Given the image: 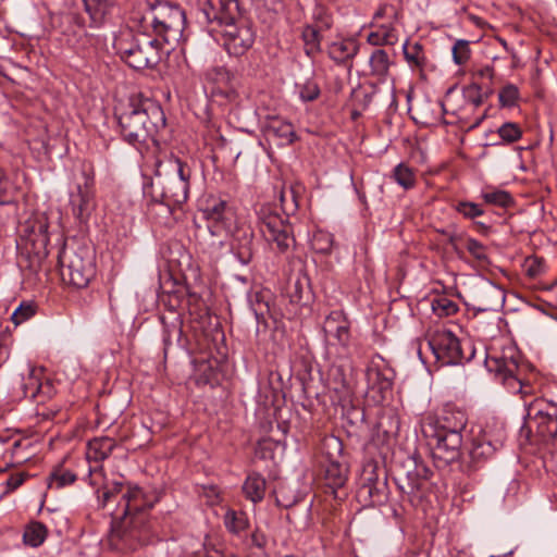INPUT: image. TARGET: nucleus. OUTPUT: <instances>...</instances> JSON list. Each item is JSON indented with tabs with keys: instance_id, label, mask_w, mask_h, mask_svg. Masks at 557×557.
Segmentation results:
<instances>
[{
	"instance_id": "obj_1",
	"label": "nucleus",
	"mask_w": 557,
	"mask_h": 557,
	"mask_svg": "<svg viewBox=\"0 0 557 557\" xmlns=\"http://www.w3.org/2000/svg\"><path fill=\"white\" fill-rule=\"evenodd\" d=\"M98 502L106 507L119 496L115 518L108 537L112 549L133 552L139 547L151 544L156 540V532L148 519V511L158 502L152 492H145L132 483L114 482L97 490Z\"/></svg>"
},
{
	"instance_id": "obj_2",
	"label": "nucleus",
	"mask_w": 557,
	"mask_h": 557,
	"mask_svg": "<svg viewBox=\"0 0 557 557\" xmlns=\"http://www.w3.org/2000/svg\"><path fill=\"white\" fill-rule=\"evenodd\" d=\"M201 14L212 36H220L230 55H244L255 44L256 33L246 21H237V0H207Z\"/></svg>"
},
{
	"instance_id": "obj_3",
	"label": "nucleus",
	"mask_w": 557,
	"mask_h": 557,
	"mask_svg": "<svg viewBox=\"0 0 557 557\" xmlns=\"http://www.w3.org/2000/svg\"><path fill=\"white\" fill-rule=\"evenodd\" d=\"M117 123L123 138L141 151L149 143L157 146V134L165 127V115L158 101L138 94L117 114Z\"/></svg>"
},
{
	"instance_id": "obj_4",
	"label": "nucleus",
	"mask_w": 557,
	"mask_h": 557,
	"mask_svg": "<svg viewBox=\"0 0 557 557\" xmlns=\"http://www.w3.org/2000/svg\"><path fill=\"white\" fill-rule=\"evenodd\" d=\"M281 209L275 205L264 203L257 210V225L271 249L278 253H286L295 246V236L288 221L289 213L297 210L298 203L293 187L284 188L280 195Z\"/></svg>"
},
{
	"instance_id": "obj_5",
	"label": "nucleus",
	"mask_w": 557,
	"mask_h": 557,
	"mask_svg": "<svg viewBox=\"0 0 557 557\" xmlns=\"http://www.w3.org/2000/svg\"><path fill=\"white\" fill-rule=\"evenodd\" d=\"M485 367L496 381L511 394L528 395L531 393L529 375L530 366L521 360L513 346L504 347L500 351L487 350Z\"/></svg>"
},
{
	"instance_id": "obj_6",
	"label": "nucleus",
	"mask_w": 557,
	"mask_h": 557,
	"mask_svg": "<svg viewBox=\"0 0 557 557\" xmlns=\"http://www.w3.org/2000/svg\"><path fill=\"white\" fill-rule=\"evenodd\" d=\"M144 27L151 28L156 38L168 45L180 42L186 26L184 10L168 1L148 3V11L141 18Z\"/></svg>"
},
{
	"instance_id": "obj_7",
	"label": "nucleus",
	"mask_w": 557,
	"mask_h": 557,
	"mask_svg": "<svg viewBox=\"0 0 557 557\" xmlns=\"http://www.w3.org/2000/svg\"><path fill=\"white\" fill-rule=\"evenodd\" d=\"M163 42L147 34L121 33L114 40L120 58L134 70L156 66L161 60Z\"/></svg>"
},
{
	"instance_id": "obj_8",
	"label": "nucleus",
	"mask_w": 557,
	"mask_h": 557,
	"mask_svg": "<svg viewBox=\"0 0 557 557\" xmlns=\"http://www.w3.org/2000/svg\"><path fill=\"white\" fill-rule=\"evenodd\" d=\"M49 221L44 213H34L20 227L18 247L28 259V268L37 272L48 256Z\"/></svg>"
},
{
	"instance_id": "obj_9",
	"label": "nucleus",
	"mask_w": 557,
	"mask_h": 557,
	"mask_svg": "<svg viewBox=\"0 0 557 557\" xmlns=\"http://www.w3.org/2000/svg\"><path fill=\"white\" fill-rule=\"evenodd\" d=\"M63 283L85 288L95 275L94 257L86 247L64 248L58 256Z\"/></svg>"
},
{
	"instance_id": "obj_10",
	"label": "nucleus",
	"mask_w": 557,
	"mask_h": 557,
	"mask_svg": "<svg viewBox=\"0 0 557 557\" xmlns=\"http://www.w3.org/2000/svg\"><path fill=\"white\" fill-rule=\"evenodd\" d=\"M426 345L431 350L435 362L440 366L460 364L469 361L474 356V350L470 343H467L469 355L465 352V345L449 330L435 329L425 336Z\"/></svg>"
},
{
	"instance_id": "obj_11",
	"label": "nucleus",
	"mask_w": 557,
	"mask_h": 557,
	"mask_svg": "<svg viewBox=\"0 0 557 557\" xmlns=\"http://www.w3.org/2000/svg\"><path fill=\"white\" fill-rule=\"evenodd\" d=\"M432 475L433 471L428 466L416 462L414 469L408 471L406 478L397 483L401 499L411 507H418L430 490Z\"/></svg>"
},
{
	"instance_id": "obj_12",
	"label": "nucleus",
	"mask_w": 557,
	"mask_h": 557,
	"mask_svg": "<svg viewBox=\"0 0 557 557\" xmlns=\"http://www.w3.org/2000/svg\"><path fill=\"white\" fill-rule=\"evenodd\" d=\"M531 428L543 442L557 437V404L550 400L537 399L528 412Z\"/></svg>"
},
{
	"instance_id": "obj_13",
	"label": "nucleus",
	"mask_w": 557,
	"mask_h": 557,
	"mask_svg": "<svg viewBox=\"0 0 557 557\" xmlns=\"http://www.w3.org/2000/svg\"><path fill=\"white\" fill-rule=\"evenodd\" d=\"M425 436L430 438L433 458L444 466L459 460L463 443L462 434L446 433L424 428Z\"/></svg>"
},
{
	"instance_id": "obj_14",
	"label": "nucleus",
	"mask_w": 557,
	"mask_h": 557,
	"mask_svg": "<svg viewBox=\"0 0 557 557\" xmlns=\"http://www.w3.org/2000/svg\"><path fill=\"white\" fill-rule=\"evenodd\" d=\"M95 199V175L92 171L83 170L75 190L70 194V205L73 214L79 220H86L92 209Z\"/></svg>"
},
{
	"instance_id": "obj_15",
	"label": "nucleus",
	"mask_w": 557,
	"mask_h": 557,
	"mask_svg": "<svg viewBox=\"0 0 557 557\" xmlns=\"http://www.w3.org/2000/svg\"><path fill=\"white\" fill-rule=\"evenodd\" d=\"M232 236V249L242 264H248L253 258V231L249 225L239 224L233 230L230 225L223 228Z\"/></svg>"
},
{
	"instance_id": "obj_16",
	"label": "nucleus",
	"mask_w": 557,
	"mask_h": 557,
	"mask_svg": "<svg viewBox=\"0 0 557 557\" xmlns=\"http://www.w3.org/2000/svg\"><path fill=\"white\" fill-rule=\"evenodd\" d=\"M115 446V441L109 436L95 437L88 441L85 454L86 460L89 463V476L95 474L102 475L103 468L101 462L112 454Z\"/></svg>"
},
{
	"instance_id": "obj_17",
	"label": "nucleus",
	"mask_w": 557,
	"mask_h": 557,
	"mask_svg": "<svg viewBox=\"0 0 557 557\" xmlns=\"http://www.w3.org/2000/svg\"><path fill=\"white\" fill-rule=\"evenodd\" d=\"M468 423V416L465 410L445 406L437 418L430 421L425 428L446 433L462 434Z\"/></svg>"
},
{
	"instance_id": "obj_18",
	"label": "nucleus",
	"mask_w": 557,
	"mask_h": 557,
	"mask_svg": "<svg viewBox=\"0 0 557 557\" xmlns=\"http://www.w3.org/2000/svg\"><path fill=\"white\" fill-rule=\"evenodd\" d=\"M90 28H101L113 16L119 0H81Z\"/></svg>"
},
{
	"instance_id": "obj_19",
	"label": "nucleus",
	"mask_w": 557,
	"mask_h": 557,
	"mask_svg": "<svg viewBox=\"0 0 557 557\" xmlns=\"http://www.w3.org/2000/svg\"><path fill=\"white\" fill-rule=\"evenodd\" d=\"M202 212L209 221L208 227L213 236L221 235L222 228L226 226V222L233 219V213L228 209L226 201L219 198L208 199Z\"/></svg>"
},
{
	"instance_id": "obj_20",
	"label": "nucleus",
	"mask_w": 557,
	"mask_h": 557,
	"mask_svg": "<svg viewBox=\"0 0 557 557\" xmlns=\"http://www.w3.org/2000/svg\"><path fill=\"white\" fill-rule=\"evenodd\" d=\"M153 186H160L161 197L168 205H183L188 200L189 185L172 177L163 178L159 169L156 173Z\"/></svg>"
},
{
	"instance_id": "obj_21",
	"label": "nucleus",
	"mask_w": 557,
	"mask_h": 557,
	"mask_svg": "<svg viewBox=\"0 0 557 557\" xmlns=\"http://www.w3.org/2000/svg\"><path fill=\"white\" fill-rule=\"evenodd\" d=\"M263 131L269 139L276 140L277 146H288L297 139L293 124L278 116H269Z\"/></svg>"
},
{
	"instance_id": "obj_22",
	"label": "nucleus",
	"mask_w": 557,
	"mask_h": 557,
	"mask_svg": "<svg viewBox=\"0 0 557 557\" xmlns=\"http://www.w3.org/2000/svg\"><path fill=\"white\" fill-rule=\"evenodd\" d=\"M350 324L341 310L332 311L324 321V333L335 338L339 346L347 348L350 343Z\"/></svg>"
},
{
	"instance_id": "obj_23",
	"label": "nucleus",
	"mask_w": 557,
	"mask_h": 557,
	"mask_svg": "<svg viewBox=\"0 0 557 557\" xmlns=\"http://www.w3.org/2000/svg\"><path fill=\"white\" fill-rule=\"evenodd\" d=\"M377 469L375 463H368L364 467V474H369L364 479V484L361 487L362 493H367L369 500L372 505H382L387 500V484L386 481H380L375 474Z\"/></svg>"
},
{
	"instance_id": "obj_24",
	"label": "nucleus",
	"mask_w": 557,
	"mask_h": 557,
	"mask_svg": "<svg viewBox=\"0 0 557 557\" xmlns=\"http://www.w3.org/2000/svg\"><path fill=\"white\" fill-rule=\"evenodd\" d=\"M395 23L396 21L371 22L367 42L376 47L395 46L399 37Z\"/></svg>"
},
{
	"instance_id": "obj_25",
	"label": "nucleus",
	"mask_w": 557,
	"mask_h": 557,
	"mask_svg": "<svg viewBox=\"0 0 557 557\" xmlns=\"http://www.w3.org/2000/svg\"><path fill=\"white\" fill-rule=\"evenodd\" d=\"M500 440L493 441L486 432H483L472 441L470 458L473 462L480 463L491 458L502 447Z\"/></svg>"
},
{
	"instance_id": "obj_26",
	"label": "nucleus",
	"mask_w": 557,
	"mask_h": 557,
	"mask_svg": "<svg viewBox=\"0 0 557 557\" xmlns=\"http://www.w3.org/2000/svg\"><path fill=\"white\" fill-rule=\"evenodd\" d=\"M330 455V460L325 467L324 480L325 484L332 490L333 493L336 490L343 487L348 478V468L337 460L333 459V455Z\"/></svg>"
},
{
	"instance_id": "obj_27",
	"label": "nucleus",
	"mask_w": 557,
	"mask_h": 557,
	"mask_svg": "<svg viewBox=\"0 0 557 557\" xmlns=\"http://www.w3.org/2000/svg\"><path fill=\"white\" fill-rule=\"evenodd\" d=\"M359 50V46L354 39H342L334 41L329 46V55L336 63H345L351 60Z\"/></svg>"
},
{
	"instance_id": "obj_28",
	"label": "nucleus",
	"mask_w": 557,
	"mask_h": 557,
	"mask_svg": "<svg viewBox=\"0 0 557 557\" xmlns=\"http://www.w3.org/2000/svg\"><path fill=\"white\" fill-rule=\"evenodd\" d=\"M393 64L394 61L384 49H375L369 58L371 75L377 77L380 81L387 78Z\"/></svg>"
},
{
	"instance_id": "obj_29",
	"label": "nucleus",
	"mask_w": 557,
	"mask_h": 557,
	"mask_svg": "<svg viewBox=\"0 0 557 557\" xmlns=\"http://www.w3.org/2000/svg\"><path fill=\"white\" fill-rule=\"evenodd\" d=\"M225 529L237 536H240L249 529V519L247 513L242 510L227 509L223 517Z\"/></svg>"
},
{
	"instance_id": "obj_30",
	"label": "nucleus",
	"mask_w": 557,
	"mask_h": 557,
	"mask_svg": "<svg viewBox=\"0 0 557 557\" xmlns=\"http://www.w3.org/2000/svg\"><path fill=\"white\" fill-rule=\"evenodd\" d=\"M403 53L406 62L411 70L422 71L428 62L423 46L420 42L409 44L408 40L403 45Z\"/></svg>"
},
{
	"instance_id": "obj_31",
	"label": "nucleus",
	"mask_w": 557,
	"mask_h": 557,
	"mask_svg": "<svg viewBox=\"0 0 557 557\" xmlns=\"http://www.w3.org/2000/svg\"><path fill=\"white\" fill-rule=\"evenodd\" d=\"M391 370L384 368L381 369L379 366H370L367 370V380L371 388L377 389L379 392H385L393 385L391 377Z\"/></svg>"
},
{
	"instance_id": "obj_32",
	"label": "nucleus",
	"mask_w": 557,
	"mask_h": 557,
	"mask_svg": "<svg viewBox=\"0 0 557 557\" xmlns=\"http://www.w3.org/2000/svg\"><path fill=\"white\" fill-rule=\"evenodd\" d=\"M265 480L260 474L252 473L247 476L243 491L245 496L252 503H259L263 499L265 494Z\"/></svg>"
},
{
	"instance_id": "obj_33",
	"label": "nucleus",
	"mask_w": 557,
	"mask_h": 557,
	"mask_svg": "<svg viewBox=\"0 0 557 557\" xmlns=\"http://www.w3.org/2000/svg\"><path fill=\"white\" fill-rule=\"evenodd\" d=\"M481 198L486 205L499 208H508L513 203V198L508 191L494 187L484 188L481 191Z\"/></svg>"
},
{
	"instance_id": "obj_34",
	"label": "nucleus",
	"mask_w": 557,
	"mask_h": 557,
	"mask_svg": "<svg viewBox=\"0 0 557 557\" xmlns=\"http://www.w3.org/2000/svg\"><path fill=\"white\" fill-rule=\"evenodd\" d=\"M48 534L46 525L41 522L34 521L25 527L23 540L26 545L32 547L40 546Z\"/></svg>"
},
{
	"instance_id": "obj_35",
	"label": "nucleus",
	"mask_w": 557,
	"mask_h": 557,
	"mask_svg": "<svg viewBox=\"0 0 557 557\" xmlns=\"http://www.w3.org/2000/svg\"><path fill=\"white\" fill-rule=\"evenodd\" d=\"M18 190L17 185L9 178L2 169H0V206L14 203Z\"/></svg>"
},
{
	"instance_id": "obj_36",
	"label": "nucleus",
	"mask_w": 557,
	"mask_h": 557,
	"mask_svg": "<svg viewBox=\"0 0 557 557\" xmlns=\"http://www.w3.org/2000/svg\"><path fill=\"white\" fill-rule=\"evenodd\" d=\"M432 311L440 318L450 317L457 313L459 307L457 302L447 296H436L431 301Z\"/></svg>"
},
{
	"instance_id": "obj_37",
	"label": "nucleus",
	"mask_w": 557,
	"mask_h": 557,
	"mask_svg": "<svg viewBox=\"0 0 557 557\" xmlns=\"http://www.w3.org/2000/svg\"><path fill=\"white\" fill-rule=\"evenodd\" d=\"M393 177L404 189H411L416 185V174L413 170L405 163H399L395 166Z\"/></svg>"
},
{
	"instance_id": "obj_38",
	"label": "nucleus",
	"mask_w": 557,
	"mask_h": 557,
	"mask_svg": "<svg viewBox=\"0 0 557 557\" xmlns=\"http://www.w3.org/2000/svg\"><path fill=\"white\" fill-rule=\"evenodd\" d=\"M454 209L456 212L468 220H474L475 218L482 216L484 214V210L481 205L468 200L457 201L454 205Z\"/></svg>"
},
{
	"instance_id": "obj_39",
	"label": "nucleus",
	"mask_w": 557,
	"mask_h": 557,
	"mask_svg": "<svg viewBox=\"0 0 557 557\" xmlns=\"http://www.w3.org/2000/svg\"><path fill=\"white\" fill-rule=\"evenodd\" d=\"M75 480L76 475L72 471L59 468L51 472L48 485L50 488H62Z\"/></svg>"
},
{
	"instance_id": "obj_40",
	"label": "nucleus",
	"mask_w": 557,
	"mask_h": 557,
	"mask_svg": "<svg viewBox=\"0 0 557 557\" xmlns=\"http://www.w3.org/2000/svg\"><path fill=\"white\" fill-rule=\"evenodd\" d=\"M169 166L171 169V175L169 177L180 180L189 185L191 169L187 163L183 162L178 158H173L169 161Z\"/></svg>"
},
{
	"instance_id": "obj_41",
	"label": "nucleus",
	"mask_w": 557,
	"mask_h": 557,
	"mask_svg": "<svg viewBox=\"0 0 557 557\" xmlns=\"http://www.w3.org/2000/svg\"><path fill=\"white\" fill-rule=\"evenodd\" d=\"M498 136L506 144H513L522 137V129L519 124L506 122L497 129Z\"/></svg>"
},
{
	"instance_id": "obj_42",
	"label": "nucleus",
	"mask_w": 557,
	"mask_h": 557,
	"mask_svg": "<svg viewBox=\"0 0 557 557\" xmlns=\"http://www.w3.org/2000/svg\"><path fill=\"white\" fill-rule=\"evenodd\" d=\"M297 89L299 98L304 102L314 101L321 94L319 84L312 78L306 79L302 84H298Z\"/></svg>"
},
{
	"instance_id": "obj_43",
	"label": "nucleus",
	"mask_w": 557,
	"mask_h": 557,
	"mask_svg": "<svg viewBox=\"0 0 557 557\" xmlns=\"http://www.w3.org/2000/svg\"><path fill=\"white\" fill-rule=\"evenodd\" d=\"M453 60L457 65H465L471 58L470 41L466 39H458L455 41L453 48Z\"/></svg>"
},
{
	"instance_id": "obj_44",
	"label": "nucleus",
	"mask_w": 557,
	"mask_h": 557,
	"mask_svg": "<svg viewBox=\"0 0 557 557\" xmlns=\"http://www.w3.org/2000/svg\"><path fill=\"white\" fill-rule=\"evenodd\" d=\"M250 307L257 320L263 319L270 313V305L264 293H255L250 298Z\"/></svg>"
},
{
	"instance_id": "obj_45",
	"label": "nucleus",
	"mask_w": 557,
	"mask_h": 557,
	"mask_svg": "<svg viewBox=\"0 0 557 557\" xmlns=\"http://www.w3.org/2000/svg\"><path fill=\"white\" fill-rule=\"evenodd\" d=\"M519 98V89L513 84L505 85L498 94L499 103L502 107L511 108L516 106Z\"/></svg>"
},
{
	"instance_id": "obj_46",
	"label": "nucleus",
	"mask_w": 557,
	"mask_h": 557,
	"mask_svg": "<svg viewBox=\"0 0 557 557\" xmlns=\"http://www.w3.org/2000/svg\"><path fill=\"white\" fill-rule=\"evenodd\" d=\"M35 314V308L32 304H21L12 313L11 320L15 325L29 320Z\"/></svg>"
},
{
	"instance_id": "obj_47",
	"label": "nucleus",
	"mask_w": 557,
	"mask_h": 557,
	"mask_svg": "<svg viewBox=\"0 0 557 557\" xmlns=\"http://www.w3.org/2000/svg\"><path fill=\"white\" fill-rule=\"evenodd\" d=\"M465 248L479 261H486V248L485 246L475 238H467L465 242Z\"/></svg>"
},
{
	"instance_id": "obj_48",
	"label": "nucleus",
	"mask_w": 557,
	"mask_h": 557,
	"mask_svg": "<svg viewBox=\"0 0 557 557\" xmlns=\"http://www.w3.org/2000/svg\"><path fill=\"white\" fill-rule=\"evenodd\" d=\"M398 12L392 4L384 3L374 13L372 22L381 23L385 21H397Z\"/></svg>"
},
{
	"instance_id": "obj_49",
	"label": "nucleus",
	"mask_w": 557,
	"mask_h": 557,
	"mask_svg": "<svg viewBox=\"0 0 557 557\" xmlns=\"http://www.w3.org/2000/svg\"><path fill=\"white\" fill-rule=\"evenodd\" d=\"M524 269L528 276L536 277L541 275L545 270L544 260L536 256L529 257L525 259Z\"/></svg>"
},
{
	"instance_id": "obj_50",
	"label": "nucleus",
	"mask_w": 557,
	"mask_h": 557,
	"mask_svg": "<svg viewBox=\"0 0 557 557\" xmlns=\"http://www.w3.org/2000/svg\"><path fill=\"white\" fill-rule=\"evenodd\" d=\"M276 446L277 442H274L271 438H262L257 443L255 451L258 457L268 459L273 457V451Z\"/></svg>"
},
{
	"instance_id": "obj_51",
	"label": "nucleus",
	"mask_w": 557,
	"mask_h": 557,
	"mask_svg": "<svg viewBox=\"0 0 557 557\" xmlns=\"http://www.w3.org/2000/svg\"><path fill=\"white\" fill-rule=\"evenodd\" d=\"M333 238L330 234L319 232L313 237L314 248L323 253H327L332 249Z\"/></svg>"
},
{
	"instance_id": "obj_52",
	"label": "nucleus",
	"mask_w": 557,
	"mask_h": 557,
	"mask_svg": "<svg viewBox=\"0 0 557 557\" xmlns=\"http://www.w3.org/2000/svg\"><path fill=\"white\" fill-rule=\"evenodd\" d=\"M28 478L27 473L20 472L11 474L4 483L3 494H9L17 490Z\"/></svg>"
},
{
	"instance_id": "obj_53",
	"label": "nucleus",
	"mask_w": 557,
	"mask_h": 557,
	"mask_svg": "<svg viewBox=\"0 0 557 557\" xmlns=\"http://www.w3.org/2000/svg\"><path fill=\"white\" fill-rule=\"evenodd\" d=\"M465 97L469 103L473 107H479L482 104V92L481 87L478 84H471L465 89Z\"/></svg>"
},
{
	"instance_id": "obj_54",
	"label": "nucleus",
	"mask_w": 557,
	"mask_h": 557,
	"mask_svg": "<svg viewBox=\"0 0 557 557\" xmlns=\"http://www.w3.org/2000/svg\"><path fill=\"white\" fill-rule=\"evenodd\" d=\"M304 40L308 46H311V48H317L319 45V32L313 27H307L304 30Z\"/></svg>"
},
{
	"instance_id": "obj_55",
	"label": "nucleus",
	"mask_w": 557,
	"mask_h": 557,
	"mask_svg": "<svg viewBox=\"0 0 557 557\" xmlns=\"http://www.w3.org/2000/svg\"><path fill=\"white\" fill-rule=\"evenodd\" d=\"M324 446L326 448H333L338 455H341L343 450L342 442L338 437L331 436L329 438H325Z\"/></svg>"
},
{
	"instance_id": "obj_56",
	"label": "nucleus",
	"mask_w": 557,
	"mask_h": 557,
	"mask_svg": "<svg viewBox=\"0 0 557 557\" xmlns=\"http://www.w3.org/2000/svg\"><path fill=\"white\" fill-rule=\"evenodd\" d=\"M216 92L225 97L230 102H234L238 99V94L233 86H230L224 90L219 89Z\"/></svg>"
},
{
	"instance_id": "obj_57",
	"label": "nucleus",
	"mask_w": 557,
	"mask_h": 557,
	"mask_svg": "<svg viewBox=\"0 0 557 557\" xmlns=\"http://www.w3.org/2000/svg\"><path fill=\"white\" fill-rule=\"evenodd\" d=\"M475 74L481 78L491 81L494 76V69L491 65H485L479 69Z\"/></svg>"
},
{
	"instance_id": "obj_58",
	"label": "nucleus",
	"mask_w": 557,
	"mask_h": 557,
	"mask_svg": "<svg viewBox=\"0 0 557 557\" xmlns=\"http://www.w3.org/2000/svg\"><path fill=\"white\" fill-rule=\"evenodd\" d=\"M11 436L8 434H0V457L5 453V445L10 442Z\"/></svg>"
},
{
	"instance_id": "obj_59",
	"label": "nucleus",
	"mask_w": 557,
	"mask_h": 557,
	"mask_svg": "<svg viewBox=\"0 0 557 557\" xmlns=\"http://www.w3.org/2000/svg\"><path fill=\"white\" fill-rule=\"evenodd\" d=\"M218 74L221 76L222 79H225L227 83H231V81L233 79V76L225 69H220L218 71Z\"/></svg>"
},
{
	"instance_id": "obj_60",
	"label": "nucleus",
	"mask_w": 557,
	"mask_h": 557,
	"mask_svg": "<svg viewBox=\"0 0 557 557\" xmlns=\"http://www.w3.org/2000/svg\"><path fill=\"white\" fill-rule=\"evenodd\" d=\"M486 294H496L498 298L502 296V292L494 286H488L486 289Z\"/></svg>"
},
{
	"instance_id": "obj_61",
	"label": "nucleus",
	"mask_w": 557,
	"mask_h": 557,
	"mask_svg": "<svg viewBox=\"0 0 557 557\" xmlns=\"http://www.w3.org/2000/svg\"><path fill=\"white\" fill-rule=\"evenodd\" d=\"M417 344H418V349H417L418 355H419L420 359L423 361V357H422V349H421V344H422V342H421L420 339H418V341H417Z\"/></svg>"
},
{
	"instance_id": "obj_62",
	"label": "nucleus",
	"mask_w": 557,
	"mask_h": 557,
	"mask_svg": "<svg viewBox=\"0 0 557 557\" xmlns=\"http://www.w3.org/2000/svg\"><path fill=\"white\" fill-rule=\"evenodd\" d=\"M163 342H164L165 346H169L171 344L170 335L168 334L166 331H165V334H164V337H163Z\"/></svg>"
},
{
	"instance_id": "obj_63",
	"label": "nucleus",
	"mask_w": 557,
	"mask_h": 557,
	"mask_svg": "<svg viewBox=\"0 0 557 557\" xmlns=\"http://www.w3.org/2000/svg\"><path fill=\"white\" fill-rule=\"evenodd\" d=\"M20 444H21V441H20V440L14 441V443H13V445H12V447H13V449H12V454H14V453H15V449L20 446Z\"/></svg>"
},
{
	"instance_id": "obj_64",
	"label": "nucleus",
	"mask_w": 557,
	"mask_h": 557,
	"mask_svg": "<svg viewBox=\"0 0 557 557\" xmlns=\"http://www.w3.org/2000/svg\"><path fill=\"white\" fill-rule=\"evenodd\" d=\"M556 284H557V281H556V282H554L552 285H549V286L547 287V289H552V288H553V286H555Z\"/></svg>"
}]
</instances>
